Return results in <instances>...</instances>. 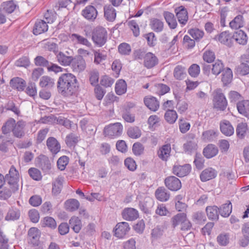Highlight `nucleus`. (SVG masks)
Instances as JSON below:
<instances>
[{
	"label": "nucleus",
	"mask_w": 249,
	"mask_h": 249,
	"mask_svg": "<svg viewBox=\"0 0 249 249\" xmlns=\"http://www.w3.org/2000/svg\"><path fill=\"white\" fill-rule=\"evenodd\" d=\"M57 88L59 93L64 96L75 95L78 90L79 84L76 76L72 73L62 74L58 79Z\"/></svg>",
	"instance_id": "nucleus-1"
},
{
	"label": "nucleus",
	"mask_w": 249,
	"mask_h": 249,
	"mask_svg": "<svg viewBox=\"0 0 249 249\" xmlns=\"http://www.w3.org/2000/svg\"><path fill=\"white\" fill-rule=\"evenodd\" d=\"M213 103L214 108L217 110L224 111L227 108L228 102L220 89L213 91Z\"/></svg>",
	"instance_id": "nucleus-2"
},
{
	"label": "nucleus",
	"mask_w": 249,
	"mask_h": 249,
	"mask_svg": "<svg viewBox=\"0 0 249 249\" xmlns=\"http://www.w3.org/2000/svg\"><path fill=\"white\" fill-rule=\"evenodd\" d=\"M4 178L13 193L18 190L19 174L14 166L11 167L9 173Z\"/></svg>",
	"instance_id": "nucleus-3"
},
{
	"label": "nucleus",
	"mask_w": 249,
	"mask_h": 249,
	"mask_svg": "<svg viewBox=\"0 0 249 249\" xmlns=\"http://www.w3.org/2000/svg\"><path fill=\"white\" fill-rule=\"evenodd\" d=\"M123 130V125L120 123H116L106 126L104 128V133L106 137L114 139L120 136Z\"/></svg>",
	"instance_id": "nucleus-4"
},
{
	"label": "nucleus",
	"mask_w": 249,
	"mask_h": 249,
	"mask_svg": "<svg viewBox=\"0 0 249 249\" xmlns=\"http://www.w3.org/2000/svg\"><path fill=\"white\" fill-rule=\"evenodd\" d=\"M107 33L103 27H97L92 33V39L96 45L98 47L103 46L107 42Z\"/></svg>",
	"instance_id": "nucleus-5"
},
{
	"label": "nucleus",
	"mask_w": 249,
	"mask_h": 249,
	"mask_svg": "<svg viewBox=\"0 0 249 249\" xmlns=\"http://www.w3.org/2000/svg\"><path fill=\"white\" fill-rule=\"evenodd\" d=\"M165 186L171 191H177L181 188V183L178 178L171 176L164 179Z\"/></svg>",
	"instance_id": "nucleus-6"
},
{
	"label": "nucleus",
	"mask_w": 249,
	"mask_h": 249,
	"mask_svg": "<svg viewBox=\"0 0 249 249\" xmlns=\"http://www.w3.org/2000/svg\"><path fill=\"white\" fill-rule=\"evenodd\" d=\"M192 167L189 164L183 165H174L172 171L173 173L178 177H183L188 175L191 172Z\"/></svg>",
	"instance_id": "nucleus-7"
},
{
	"label": "nucleus",
	"mask_w": 249,
	"mask_h": 249,
	"mask_svg": "<svg viewBox=\"0 0 249 249\" xmlns=\"http://www.w3.org/2000/svg\"><path fill=\"white\" fill-rule=\"evenodd\" d=\"M14 142L11 136L0 135V151L2 153H7Z\"/></svg>",
	"instance_id": "nucleus-8"
},
{
	"label": "nucleus",
	"mask_w": 249,
	"mask_h": 249,
	"mask_svg": "<svg viewBox=\"0 0 249 249\" xmlns=\"http://www.w3.org/2000/svg\"><path fill=\"white\" fill-rule=\"evenodd\" d=\"M159 63V59L153 53L151 52L146 53L143 60V65L148 69H152L157 65Z\"/></svg>",
	"instance_id": "nucleus-9"
},
{
	"label": "nucleus",
	"mask_w": 249,
	"mask_h": 249,
	"mask_svg": "<svg viewBox=\"0 0 249 249\" xmlns=\"http://www.w3.org/2000/svg\"><path fill=\"white\" fill-rule=\"evenodd\" d=\"M71 69L74 72H80L83 71L86 68L85 61L81 55L74 58L72 57V61H71Z\"/></svg>",
	"instance_id": "nucleus-10"
},
{
	"label": "nucleus",
	"mask_w": 249,
	"mask_h": 249,
	"mask_svg": "<svg viewBox=\"0 0 249 249\" xmlns=\"http://www.w3.org/2000/svg\"><path fill=\"white\" fill-rule=\"evenodd\" d=\"M130 228L128 223L122 222L118 223L115 229V235L119 238H123L129 231Z\"/></svg>",
	"instance_id": "nucleus-11"
},
{
	"label": "nucleus",
	"mask_w": 249,
	"mask_h": 249,
	"mask_svg": "<svg viewBox=\"0 0 249 249\" xmlns=\"http://www.w3.org/2000/svg\"><path fill=\"white\" fill-rule=\"evenodd\" d=\"M26 126L25 122L20 120L16 123L15 120V124L13 125L12 132L13 135L18 138H21L25 135L24 128Z\"/></svg>",
	"instance_id": "nucleus-12"
},
{
	"label": "nucleus",
	"mask_w": 249,
	"mask_h": 249,
	"mask_svg": "<svg viewBox=\"0 0 249 249\" xmlns=\"http://www.w3.org/2000/svg\"><path fill=\"white\" fill-rule=\"evenodd\" d=\"M98 15V12L96 9L92 5L87 6L82 11V15L86 19L93 21H94Z\"/></svg>",
	"instance_id": "nucleus-13"
},
{
	"label": "nucleus",
	"mask_w": 249,
	"mask_h": 249,
	"mask_svg": "<svg viewBox=\"0 0 249 249\" xmlns=\"http://www.w3.org/2000/svg\"><path fill=\"white\" fill-rule=\"evenodd\" d=\"M10 87L18 91H23L26 86V81L22 78L15 77L12 78L9 82Z\"/></svg>",
	"instance_id": "nucleus-14"
},
{
	"label": "nucleus",
	"mask_w": 249,
	"mask_h": 249,
	"mask_svg": "<svg viewBox=\"0 0 249 249\" xmlns=\"http://www.w3.org/2000/svg\"><path fill=\"white\" fill-rule=\"evenodd\" d=\"M175 11L179 23L183 25L186 24L188 19V12L184 6H180L177 7Z\"/></svg>",
	"instance_id": "nucleus-15"
},
{
	"label": "nucleus",
	"mask_w": 249,
	"mask_h": 249,
	"mask_svg": "<svg viewBox=\"0 0 249 249\" xmlns=\"http://www.w3.org/2000/svg\"><path fill=\"white\" fill-rule=\"evenodd\" d=\"M217 175V172L212 167L206 168L200 175V179L202 182H206L214 178Z\"/></svg>",
	"instance_id": "nucleus-16"
},
{
	"label": "nucleus",
	"mask_w": 249,
	"mask_h": 249,
	"mask_svg": "<svg viewBox=\"0 0 249 249\" xmlns=\"http://www.w3.org/2000/svg\"><path fill=\"white\" fill-rule=\"evenodd\" d=\"M194 137V135H191V140L187 141L183 145V150L187 154H192L197 149V144Z\"/></svg>",
	"instance_id": "nucleus-17"
},
{
	"label": "nucleus",
	"mask_w": 249,
	"mask_h": 249,
	"mask_svg": "<svg viewBox=\"0 0 249 249\" xmlns=\"http://www.w3.org/2000/svg\"><path fill=\"white\" fill-rule=\"evenodd\" d=\"M46 145L48 149L53 154H57L60 150V144L54 137H49L46 141Z\"/></svg>",
	"instance_id": "nucleus-18"
},
{
	"label": "nucleus",
	"mask_w": 249,
	"mask_h": 249,
	"mask_svg": "<svg viewBox=\"0 0 249 249\" xmlns=\"http://www.w3.org/2000/svg\"><path fill=\"white\" fill-rule=\"evenodd\" d=\"M143 102L145 105L153 111H157L160 107L159 102L156 98L152 96H147L144 98Z\"/></svg>",
	"instance_id": "nucleus-19"
},
{
	"label": "nucleus",
	"mask_w": 249,
	"mask_h": 249,
	"mask_svg": "<svg viewBox=\"0 0 249 249\" xmlns=\"http://www.w3.org/2000/svg\"><path fill=\"white\" fill-rule=\"evenodd\" d=\"M233 38L238 44L242 45L247 44L248 37L246 33L242 30L234 32L232 36Z\"/></svg>",
	"instance_id": "nucleus-20"
},
{
	"label": "nucleus",
	"mask_w": 249,
	"mask_h": 249,
	"mask_svg": "<svg viewBox=\"0 0 249 249\" xmlns=\"http://www.w3.org/2000/svg\"><path fill=\"white\" fill-rule=\"evenodd\" d=\"M243 235L240 240V245L245 247L249 244V222L244 223L241 228Z\"/></svg>",
	"instance_id": "nucleus-21"
},
{
	"label": "nucleus",
	"mask_w": 249,
	"mask_h": 249,
	"mask_svg": "<svg viewBox=\"0 0 249 249\" xmlns=\"http://www.w3.org/2000/svg\"><path fill=\"white\" fill-rule=\"evenodd\" d=\"M123 218L128 221H133L139 216L138 212L132 208H125L122 213Z\"/></svg>",
	"instance_id": "nucleus-22"
},
{
	"label": "nucleus",
	"mask_w": 249,
	"mask_h": 249,
	"mask_svg": "<svg viewBox=\"0 0 249 249\" xmlns=\"http://www.w3.org/2000/svg\"><path fill=\"white\" fill-rule=\"evenodd\" d=\"M238 112L243 116L249 118V100H243L237 103Z\"/></svg>",
	"instance_id": "nucleus-23"
},
{
	"label": "nucleus",
	"mask_w": 249,
	"mask_h": 249,
	"mask_svg": "<svg viewBox=\"0 0 249 249\" xmlns=\"http://www.w3.org/2000/svg\"><path fill=\"white\" fill-rule=\"evenodd\" d=\"M156 198L161 202L168 201L170 197V194L164 187H159L155 191Z\"/></svg>",
	"instance_id": "nucleus-24"
},
{
	"label": "nucleus",
	"mask_w": 249,
	"mask_h": 249,
	"mask_svg": "<svg viewBox=\"0 0 249 249\" xmlns=\"http://www.w3.org/2000/svg\"><path fill=\"white\" fill-rule=\"evenodd\" d=\"M48 26L43 20H37L34 25L33 34L35 35H40L48 31Z\"/></svg>",
	"instance_id": "nucleus-25"
},
{
	"label": "nucleus",
	"mask_w": 249,
	"mask_h": 249,
	"mask_svg": "<svg viewBox=\"0 0 249 249\" xmlns=\"http://www.w3.org/2000/svg\"><path fill=\"white\" fill-rule=\"evenodd\" d=\"M221 132L227 136H231L234 133V128L231 123L227 120H224L220 124Z\"/></svg>",
	"instance_id": "nucleus-26"
},
{
	"label": "nucleus",
	"mask_w": 249,
	"mask_h": 249,
	"mask_svg": "<svg viewBox=\"0 0 249 249\" xmlns=\"http://www.w3.org/2000/svg\"><path fill=\"white\" fill-rule=\"evenodd\" d=\"M214 39L228 46H231L232 36L229 31H224L215 36Z\"/></svg>",
	"instance_id": "nucleus-27"
},
{
	"label": "nucleus",
	"mask_w": 249,
	"mask_h": 249,
	"mask_svg": "<svg viewBox=\"0 0 249 249\" xmlns=\"http://www.w3.org/2000/svg\"><path fill=\"white\" fill-rule=\"evenodd\" d=\"M206 212L208 218L213 221H217L219 218V208L216 206H207Z\"/></svg>",
	"instance_id": "nucleus-28"
},
{
	"label": "nucleus",
	"mask_w": 249,
	"mask_h": 249,
	"mask_svg": "<svg viewBox=\"0 0 249 249\" xmlns=\"http://www.w3.org/2000/svg\"><path fill=\"white\" fill-rule=\"evenodd\" d=\"M63 182L64 178L62 176L57 177L53 182L52 194L53 195L57 196L60 193Z\"/></svg>",
	"instance_id": "nucleus-29"
},
{
	"label": "nucleus",
	"mask_w": 249,
	"mask_h": 249,
	"mask_svg": "<svg viewBox=\"0 0 249 249\" xmlns=\"http://www.w3.org/2000/svg\"><path fill=\"white\" fill-rule=\"evenodd\" d=\"M38 166L44 173H48L51 169V163L49 158L45 156L38 158Z\"/></svg>",
	"instance_id": "nucleus-30"
},
{
	"label": "nucleus",
	"mask_w": 249,
	"mask_h": 249,
	"mask_svg": "<svg viewBox=\"0 0 249 249\" xmlns=\"http://www.w3.org/2000/svg\"><path fill=\"white\" fill-rule=\"evenodd\" d=\"M104 10L106 19L110 22L113 21L116 17V12L114 7L111 5H106Z\"/></svg>",
	"instance_id": "nucleus-31"
},
{
	"label": "nucleus",
	"mask_w": 249,
	"mask_h": 249,
	"mask_svg": "<svg viewBox=\"0 0 249 249\" xmlns=\"http://www.w3.org/2000/svg\"><path fill=\"white\" fill-rule=\"evenodd\" d=\"M15 124V120L13 118H10L1 127V133L0 135L4 136H11L10 132L13 127V125Z\"/></svg>",
	"instance_id": "nucleus-32"
},
{
	"label": "nucleus",
	"mask_w": 249,
	"mask_h": 249,
	"mask_svg": "<svg viewBox=\"0 0 249 249\" xmlns=\"http://www.w3.org/2000/svg\"><path fill=\"white\" fill-rule=\"evenodd\" d=\"M218 152L217 147L214 144H209L205 147L203 151L204 156L207 159L215 156Z\"/></svg>",
	"instance_id": "nucleus-33"
},
{
	"label": "nucleus",
	"mask_w": 249,
	"mask_h": 249,
	"mask_svg": "<svg viewBox=\"0 0 249 249\" xmlns=\"http://www.w3.org/2000/svg\"><path fill=\"white\" fill-rule=\"evenodd\" d=\"M244 23L243 16L238 15L229 23V26L232 29L238 30V29L244 26Z\"/></svg>",
	"instance_id": "nucleus-34"
},
{
	"label": "nucleus",
	"mask_w": 249,
	"mask_h": 249,
	"mask_svg": "<svg viewBox=\"0 0 249 249\" xmlns=\"http://www.w3.org/2000/svg\"><path fill=\"white\" fill-rule=\"evenodd\" d=\"M56 58L58 62L64 66L70 65L72 61V56H67L62 52H59L56 54Z\"/></svg>",
	"instance_id": "nucleus-35"
},
{
	"label": "nucleus",
	"mask_w": 249,
	"mask_h": 249,
	"mask_svg": "<svg viewBox=\"0 0 249 249\" xmlns=\"http://www.w3.org/2000/svg\"><path fill=\"white\" fill-rule=\"evenodd\" d=\"M154 202L150 198H146L143 201H140L139 203V207L140 209L145 213H150V209L153 206Z\"/></svg>",
	"instance_id": "nucleus-36"
},
{
	"label": "nucleus",
	"mask_w": 249,
	"mask_h": 249,
	"mask_svg": "<svg viewBox=\"0 0 249 249\" xmlns=\"http://www.w3.org/2000/svg\"><path fill=\"white\" fill-rule=\"evenodd\" d=\"M171 146L169 144L163 145L158 151L159 157L163 160H167L170 156Z\"/></svg>",
	"instance_id": "nucleus-37"
},
{
	"label": "nucleus",
	"mask_w": 249,
	"mask_h": 249,
	"mask_svg": "<svg viewBox=\"0 0 249 249\" xmlns=\"http://www.w3.org/2000/svg\"><path fill=\"white\" fill-rule=\"evenodd\" d=\"M56 122L57 124L61 125L65 127L67 129L77 128V125L62 116H59L55 118Z\"/></svg>",
	"instance_id": "nucleus-38"
},
{
	"label": "nucleus",
	"mask_w": 249,
	"mask_h": 249,
	"mask_svg": "<svg viewBox=\"0 0 249 249\" xmlns=\"http://www.w3.org/2000/svg\"><path fill=\"white\" fill-rule=\"evenodd\" d=\"M80 140V137L76 134L71 133L67 135L65 139V143L69 147H74Z\"/></svg>",
	"instance_id": "nucleus-39"
},
{
	"label": "nucleus",
	"mask_w": 249,
	"mask_h": 249,
	"mask_svg": "<svg viewBox=\"0 0 249 249\" xmlns=\"http://www.w3.org/2000/svg\"><path fill=\"white\" fill-rule=\"evenodd\" d=\"M221 81L224 85L230 84L232 80V71L231 70L227 67L222 71Z\"/></svg>",
	"instance_id": "nucleus-40"
},
{
	"label": "nucleus",
	"mask_w": 249,
	"mask_h": 249,
	"mask_svg": "<svg viewBox=\"0 0 249 249\" xmlns=\"http://www.w3.org/2000/svg\"><path fill=\"white\" fill-rule=\"evenodd\" d=\"M69 224L73 231L76 233H78L81 229V221L77 216H74L71 217L69 220Z\"/></svg>",
	"instance_id": "nucleus-41"
},
{
	"label": "nucleus",
	"mask_w": 249,
	"mask_h": 249,
	"mask_svg": "<svg viewBox=\"0 0 249 249\" xmlns=\"http://www.w3.org/2000/svg\"><path fill=\"white\" fill-rule=\"evenodd\" d=\"M54 80L48 76H42L39 82V85L41 87L47 89L52 88L54 86Z\"/></svg>",
	"instance_id": "nucleus-42"
},
{
	"label": "nucleus",
	"mask_w": 249,
	"mask_h": 249,
	"mask_svg": "<svg viewBox=\"0 0 249 249\" xmlns=\"http://www.w3.org/2000/svg\"><path fill=\"white\" fill-rule=\"evenodd\" d=\"M164 18L169 26L172 29H175L177 26V22L173 14L169 12L163 13Z\"/></svg>",
	"instance_id": "nucleus-43"
},
{
	"label": "nucleus",
	"mask_w": 249,
	"mask_h": 249,
	"mask_svg": "<svg viewBox=\"0 0 249 249\" xmlns=\"http://www.w3.org/2000/svg\"><path fill=\"white\" fill-rule=\"evenodd\" d=\"M248 129V125L246 123H240L237 124L236 128V133L239 139H243Z\"/></svg>",
	"instance_id": "nucleus-44"
},
{
	"label": "nucleus",
	"mask_w": 249,
	"mask_h": 249,
	"mask_svg": "<svg viewBox=\"0 0 249 249\" xmlns=\"http://www.w3.org/2000/svg\"><path fill=\"white\" fill-rule=\"evenodd\" d=\"M80 206L79 201L75 199H71L67 200L65 203L66 209L70 212H73L77 210Z\"/></svg>",
	"instance_id": "nucleus-45"
},
{
	"label": "nucleus",
	"mask_w": 249,
	"mask_h": 249,
	"mask_svg": "<svg viewBox=\"0 0 249 249\" xmlns=\"http://www.w3.org/2000/svg\"><path fill=\"white\" fill-rule=\"evenodd\" d=\"M232 211V205L230 201L223 204L219 209V213L223 217H228Z\"/></svg>",
	"instance_id": "nucleus-46"
},
{
	"label": "nucleus",
	"mask_w": 249,
	"mask_h": 249,
	"mask_svg": "<svg viewBox=\"0 0 249 249\" xmlns=\"http://www.w3.org/2000/svg\"><path fill=\"white\" fill-rule=\"evenodd\" d=\"M40 234V231L37 228L33 227L30 229L28 231V235L33 244H37L39 239Z\"/></svg>",
	"instance_id": "nucleus-47"
},
{
	"label": "nucleus",
	"mask_w": 249,
	"mask_h": 249,
	"mask_svg": "<svg viewBox=\"0 0 249 249\" xmlns=\"http://www.w3.org/2000/svg\"><path fill=\"white\" fill-rule=\"evenodd\" d=\"M187 219L186 214L185 213H179L172 218V223L174 227H176L179 224H182Z\"/></svg>",
	"instance_id": "nucleus-48"
},
{
	"label": "nucleus",
	"mask_w": 249,
	"mask_h": 249,
	"mask_svg": "<svg viewBox=\"0 0 249 249\" xmlns=\"http://www.w3.org/2000/svg\"><path fill=\"white\" fill-rule=\"evenodd\" d=\"M224 64L222 61L217 59L213 64H212V73L217 76L219 75L224 70Z\"/></svg>",
	"instance_id": "nucleus-49"
},
{
	"label": "nucleus",
	"mask_w": 249,
	"mask_h": 249,
	"mask_svg": "<svg viewBox=\"0 0 249 249\" xmlns=\"http://www.w3.org/2000/svg\"><path fill=\"white\" fill-rule=\"evenodd\" d=\"M150 26L153 31L157 33L161 32L163 29V23L157 18L151 19Z\"/></svg>",
	"instance_id": "nucleus-50"
},
{
	"label": "nucleus",
	"mask_w": 249,
	"mask_h": 249,
	"mask_svg": "<svg viewBox=\"0 0 249 249\" xmlns=\"http://www.w3.org/2000/svg\"><path fill=\"white\" fill-rule=\"evenodd\" d=\"M127 85L125 81L120 79L116 83L115 85V92L119 95H123L126 91Z\"/></svg>",
	"instance_id": "nucleus-51"
},
{
	"label": "nucleus",
	"mask_w": 249,
	"mask_h": 249,
	"mask_svg": "<svg viewBox=\"0 0 249 249\" xmlns=\"http://www.w3.org/2000/svg\"><path fill=\"white\" fill-rule=\"evenodd\" d=\"M165 120L169 124H174L178 118L176 111L173 109H168L164 114Z\"/></svg>",
	"instance_id": "nucleus-52"
},
{
	"label": "nucleus",
	"mask_w": 249,
	"mask_h": 249,
	"mask_svg": "<svg viewBox=\"0 0 249 249\" xmlns=\"http://www.w3.org/2000/svg\"><path fill=\"white\" fill-rule=\"evenodd\" d=\"M188 33L196 41H199L204 36V33L198 28H193L188 31Z\"/></svg>",
	"instance_id": "nucleus-53"
},
{
	"label": "nucleus",
	"mask_w": 249,
	"mask_h": 249,
	"mask_svg": "<svg viewBox=\"0 0 249 249\" xmlns=\"http://www.w3.org/2000/svg\"><path fill=\"white\" fill-rule=\"evenodd\" d=\"M71 38L73 41H76L78 44H82L89 47L91 45V43L87 38L77 34H72L71 35Z\"/></svg>",
	"instance_id": "nucleus-54"
},
{
	"label": "nucleus",
	"mask_w": 249,
	"mask_h": 249,
	"mask_svg": "<svg viewBox=\"0 0 249 249\" xmlns=\"http://www.w3.org/2000/svg\"><path fill=\"white\" fill-rule=\"evenodd\" d=\"M186 75L185 69L180 65L177 66L174 70V76L177 80L183 79Z\"/></svg>",
	"instance_id": "nucleus-55"
},
{
	"label": "nucleus",
	"mask_w": 249,
	"mask_h": 249,
	"mask_svg": "<svg viewBox=\"0 0 249 249\" xmlns=\"http://www.w3.org/2000/svg\"><path fill=\"white\" fill-rule=\"evenodd\" d=\"M2 6L4 11L8 14H11L15 11L17 5L13 0H8L4 2Z\"/></svg>",
	"instance_id": "nucleus-56"
},
{
	"label": "nucleus",
	"mask_w": 249,
	"mask_h": 249,
	"mask_svg": "<svg viewBox=\"0 0 249 249\" xmlns=\"http://www.w3.org/2000/svg\"><path fill=\"white\" fill-rule=\"evenodd\" d=\"M118 50L119 53L124 55H128L131 52L130 45L125 42L121 43L118 46Z\"/></svg>",
	"instance_id": "nucleus-57"
},
{
	"label": "nucleus",
	"mask_w": 249,
	"mask_h": 249,
	"mask_svg": "<svg viewBox=\"0 0 249 249\" xmlns=\"http://www.w3.org/2000/svg\"><path fill=\"white\" fill-rule=\"evenodd\" d=\"M28 172L30 177L35 180L39 181L42 179L41 172L36 168H30Z\"/></svg>",
	"instance_id": "nucleus-58"
},
{
	"label": "nucleus",
	"mask_w": 249,
	"mask_h": 249,
	"mask_svg": "<svg viewBox=\"0 0 249 249\" xmlns=\"http://www.w3.org/2000/svg\"><path fill=\"white\" fill-rule=\"evenodd\" d=\"M216 136V133L213 130H208L202 133V139L205 141L210 142L213 141Z\"/></svg>",
	"instance_id": "nucleus-59"
},
{
	"label": "nucleus",
	"mask_w": 249,
	"mask_h": 249,
	"mask_svg": "<svg viewBox=\"0 0 249 249\" xmlns=\"http://www.w3.org/2000/svg\"><path fill=\"white\" fill-rule=\"evenodd\" d=\"M127 133L128 136L132 139H137L141 136V130L137 126L128 128Z\"/></svg>",
	"instance_id": "nucleus-60"
},
{
	"label": "nucleus",
	"mask_w": 249,
	"mask_h": 249,
	"mask_svg": "<svg viewBox=\"0 0 249 249\" xmlns=\"http://www.w3.org/2000/svg\"><path fill=\"white\" fill-rule=\"evenodd\" d=\"M217 242L221 246H226L229 243V234L228 233H221L217 237Z\"/></svg>",
	"instance_id": "nucleus-61"
},
{
	"label": "nucleus",
	"mask_w": 249,
	"mask_h": 249,
	"mask_svg": "<svg viewBox=\"0 0 249 249\" xmlns=\"http://www.w3.org/2000/svg\"><path fill=\"white\" fill-rule=\"evenodd\" d=\"M26 94L30 97L34 98L37 95V89L35 83L31 82L28 84L25 91Z\"/></svg>",
	"instance_id": "nucleus-62"
},
{
	"label": "nucleus",
	"mask_w": 249,
	"mask_h": 249,
	"mask_svg": "<svg viewBox=\"0 0 249 249\" xmlns=\"http://www.w3.org/2000/svg\"><path fill=\"white\" fill-rule=\"evenodd\" d=\"M30 61L29 58L27 56H23L16 61L15 63V66L18 67L27 68L30 65Z\"/></svg>",
	"instance_id": "nucleus-63"
},
{
	"label": "nucleus",
	"mask_w": 249,
	"mask_h": 249,
	"mask_svg": "<svg viewBox=\"0 0 249 249\" xmlns=\"http://www.w3.org/2000/svg\"><path fill=\"white\" fill-rule=\"evenodd\" d=\"M99 78V73L97 70H93L89 72V81L93 86H97Z\"/></svg>",
	"instance_id": "nucleus-64"
}]
</instances>
